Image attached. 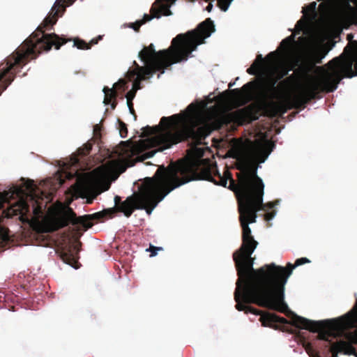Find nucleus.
<instances>
[{
	"label": "nucleus",
	"mask_w": 357,
	"mask_h": 357,
	"mask_svg": "<svg viewBox=\"0 0 357 357\" xmlns=\"http://www.w3.org/2000/svg\"><path fill=\"white\" fill-rule=\"evenodd\" d=\"M199 160L178 161L172 162L168 167L159 166L153 177H146L139 188L137 194L129 196L121 201V197H114L115 207L103 210L91 215L77 217L75 212L68 210L51 219L54 231L59 230L71 223L89 229L93 225L92 221H100L106 217L112 218L116 212H121L129 218L135 209H146L150 214L152 210L171 191L196 179V170Z\"/></svg>",
	"instance_id": "nucleus-1"
},
{
	"label": "nucleus",
	"mask_w": 357,
	"mask_h": 357,
	"mask_svg": "<svg viewBox=\"0 0 357 357\" xmlns=\"http://www.w3.org/2000/svg\"><path fill=\"white\" fill-rule=\"evenodd\" d=\"M271 151L263 145L252 147L237 165L241 172L236 174L237 183L227 166L222 175L215 164H211L206 160H199L195 180H206L223 187H227L229 181L228 188L235 193L242 227V244L239 248H250V251H255L258 245L252 235L249 224L256 222L264 193V183L257 172L258 163L264 162Z\"/></svg>",
	"instance_id": "nucleus-2"
},
{
	"label": "nucleus",
	"mask_w": 357,
	"mask_h": 357,
	"mask_svg": "<svg viewBox=\"0 0 357 357\" xmlns=\"http://www.w3.org/2000/svg\"><path fill=\"white\" fill-rule=\"evenodd\" d=\"M250 248H239L233 254V259L238 278L234 291L236 308L238 311L259 314L261 311L247 304L254 303L259 306L277 311L276 276L275 263L253 268L254 251Z\"/></svg>",
	"instance_id": "nucleus-3"
},
{
	"label": "nucleus",
	"mask_w": 357,
	"mask_h": 357,
	"mask_svg": "<svg viewBox=\"0 0 357 357\" xmlns=\"http://www.w3.org/2000/svg\"><path fill=\"white\" fill-rule=\"evenodd\" d=\"M65 1L56 0L51 11L36 31L0 63V96L31 59H36L43 52L50 51L53 46L56 50H59L63 45L71 40L63 35L59 36L54 33H45V30L52 29L56 23L59 9L65 10L63 5Z\"/></svg>",
	"instance_id": "nucleus-4"
},
{
	"label": "nucleus",
	"mask_w": 357,
	"mask_h": 357,
	"mask_svg": "<svg viewBox=\"0 0 357 357\" xmlns=\"http://www.w3.org/2000/svg\"><path fill=\"white\" fill-rule=\"evenodd\" d=\"M215 30L213 22L207 18L195 29L178 34L172 39L169 48L156 52L153 45L150 44L139 52L138 56L144 62V67L164 73L165 70L172 64L186 61Z\"/></svg>",
	"instance_id": "nucleus-5"
},
{
	"label": "nucleus",
	"mask_w": 357,
	"mask_h": 357,
	"mask_svg": "<svg viewBox=\"0 0 357 357\" xmlns=\"http://www.w3.org/2000/svg\"><path fill=\"white\" fill-rule=\"evenodd\" d=\"M353 38L354 35L352 33L347 34V39L350 43L349 45L344 48V52L356 54V71H353L352 61H346L343 54L340 57L333 59L329 61L328 65L332 66L334 70L333 73L321 79L310 78L305 85L301 93L294 95L287 100L288 109H303L312 100L320 98L319 94L321 93H330L336 90L338 84L342 79L339 70L345 71L348 77L357 76V41L353 40Z\"/></svg>",
	"instance_id": "nucleus-6"
},
{
	"label": "nucleus",
	"mask_w": 357,
	"mask_h": 357,
	"mask_svg": "<svg viewBox=\"0 0 357 357\" xmlns=\"http://www.w3.org/2000/svg\"><path fill=\"white\" fill-rule=\"evenodd\" d=\"M187 111L169 117L163 116L160 119V123L163 125L162 128L149 126L143 128L142 137L152 136L146 145L158 147L162 151L193 137L197 125V107L192 103L187 107Z\"/></svg>",
	"instance_id": "nucleus-7"
},
{
	"label": "nucleus",
	"mask_w": 357,
	"mask_h": 357,
	"mask_svg": "<svg viewBox=\"0 0 357 357\" xmlns=\"http://www.w3.org/2000/svg\"><path fill=\"white\" fill-rule=\"evenodd\" d=\"M259 320L264 326L277 328L275 326L277 324H289L300 329L318 333L317 340L328 342H331L329 337H335L336 333L354 327L353 317L349 314L338 319L313 321L294 314L289 321L285 318L275 314L266 312L261 315Z\"/></svg>",
	"instance_id": "nucleus-8"
},
{
	"label": "nucleus",
	"mask_w": 357,
	"mask_h": 357,
	"mask_svg": "<svg viewBox=\"0 0 357 357\" xmlns=\"http://www.w3.org/2000/svg\"><path fill=\"white\" fill-rule=\"evenodd\" d=\"M310 262L307 258L301 257L296 259L294 264L288 263L286 266L278 265V268H275L277 311L284 313L288 310V306L284 302V289L293 270L297 266Z\"/></svg>",
	"instance_id": "nucleus-9"
},
{
	"label": "nucleus",
	"mask_w": 357,
	"mask_h": 357,
	"mask_svg": "<svg viewBox=\"0 0 357 357\" xmlns=\"http://www.w3.org/2000/svg\"><path fill=\"white\" fill-rule=\"evenodd\" d=\"M331 48L332 47L322 45L306 51L303 54L300 63L298 61L295 63V66H298L297 72L303 76H309L316 64L322 63V59Z\"/></svg>",
	"instance_id": "nucleus-10"
},
{
	"label": "nucleus",
	"mask_w": 357,
	"mask_h": 357,
	"mask_svg": "<svg viewBox=\"0 0 357 357\" xmlns=\"http://www.w3.org/2000/svg\"><path fill=\"white\" fill-rule=\"evenodd\" d=\"M259 119V110L252 105H248L244 108L238 109L234 114H222L217 117L215 124L217 128L228 126L233 121L240 123H250Z\"/></svg>",
	"instance_id": "nucleus-11"
},
{
	"label": "nucleus",
	"mask_w": 357,
	"mask_h": 357,
	"mask_svg": "<svg viewBox=\"0 0 357 357\" xmlns=\"http://www.w3.org/2000/svg\"><path fill=\"white\" fill-rule=\"evenodd\" d=\"M176 0H156L150 9V14H144L142 20L130 23L128 27L135 31L139 32L141 26L151 21L153 18H160L162 15L169 16L172 15L170 7Z\"/></svg>",
	"instance_id": "nucleus-12"
},
{
	"label": "nucleus",
	"mask_w": 357,
	"mask_h": 357,
	"mask_svg": "<svg viewBox=\"0 0 357 357\" xmlns=\"http://www.w3.org/2000/svg\"><path fill=\"white\" fill-rule=\"evenodd\" d=\"M356 0H335L331 7V16L337 23H345L356 17V8L351 5Z\"/></svg>",
	"instance_id": "nucleus-13"
},
{
	"label": "nucleus",
	"mask_w": 357,
	"mask_h": 357,
	"mask_svg": "<svg viewBox=\"0 0 357 357\" xmlns=\"http://www.w3.org/2000/svg\"><path fill=\"white\" fill-rule=\"evenodd\" d=\"M345 338L348 340H340L333 343L330 347V352L332 354V357H338L339 352H343L346 355H354L357 357V353L355 347L352 344H357V329L353 332L347 333L344 335Z\"/></svg>",
	"instance_id": "nucleus-14"
},
{
	"label": "nucleus",
	"mask_w": 357,
	"mask_h": 357,
	"mask_svg": "<svg viewBox=\"0 0 357 357\" xmlns=\"http://www.w3.org/2000/svg\"><path fill=\"white\" fill-rule=\"evenodd\" d=\"M134 68L129 70L127 73V77L131 80L135 79L132 83V89L137 91L142 88L141 82L149 79L156 72L151 70L149 67L139 66L135 61H133Z\"/></svg>",
	"instance_id": "nucleus-15"
},
{
	"label": "nucleus",
	"mask_w": 357,
	"mask_h": 357,
	"mask_svg": "<svg viewBox=\"0 0 357 357\" xmlns=\"http://www.w3.org/2000/svg\"><path fill=\"white\" fill-rule=\"evenodd\" d=\"M81 245V242L77 241L74 243H70L63 247L59 253L60 257L63 262L76 269L79 267L78 255L80 251Z\"/></svg>",
	"instance_id": "nucleus-16"
},
{
	"label": "nucleus",
	"mask_w": 357,
	"mask_h": 357,
	"mask_svg": "<svg viewBox=\"0 0 357 357\" xmlns=\"http://www.w3.org/2000/svg\"><path fill=\"white\" fill-rule=\"evenodd\" d=\"M257 84L255 81L249 82L244 84L241 89H234L226 91L224 94L230 93L236 100H242L250 96L252 91L257 88Z\"/></svg>",
	"instance_id": "nucleus-17"
},
{
	"label": "nucleus",
	"mask_w": 357,
	"mask_h": 357,
	"mask_svg": "<svg viewBox=\"0 0 357 357\" xmlns=\"http://www.w3.org/2000/svg\"><path fill=\"white\" fill-rule=\"evenodd\" d=\"M102 37L100 36H98L97 39H92L90 43H86L84 40L79 38H75L73 40L74 44L73 47H76L79 50H89L91 47V45L97 44L98 40L101 39Z\"/></svg>",
	"instance_id": "nucleus-18"
},
{
	"label": "nucleus",
	"mask_w": 357,
	"mask_h": 357,
	"mask_svg": "<svg viewBox=\"0 0 357 357\" xmlns=\"http://www.w3.org/2000/svg\"><path fill=\"white\" fill-rule=\"evenodd\" d=\"M102 91L105 93V98L103 101L105 105H109L113 100H116L117 97V92L114 88L109 89L107 86H105Z\"/></svg>",
	"instance_id": "nucleus-19"
},
{
	"label": "nucleus",
	"mask_w": 357,
	"mask_h": 357,
	"mask_svg": "<svg viewBox=\"0 0 357 357\" xmlns=\"http://www.w3.org/2000/svg\"><path fill=\"white\" fill-rule=\"evenodd\" d=\"M102 91L105 93V98L103 101L105 105H109L113 100H116L117 97V92L114 88L109 89L107 86H105Z\"/></svg>",
	"instance_id": "nucleus-20"
},
{
	"label": "nucleus",
	"mask_w": 357,
	"mask_h": 357,
	"mask_svg": "<svg viewBox=\"0 0 357 357\" xmlns=\"http://www.w3.org/2000/svg\"><path fill=\"white\" fill-rule=\"evenodd\" d=\"M16 208L13 209L15 215H20L22 218L24 216H26L29 213V205L24 200H20L18 205L15 206Z\"/></svg>",
	"instance_id": "nucleus-21"
},
{
	"label": "nucleus",
	"mask_w": 357,
	"mask_h": 357,
	"mask_svg": "<svg viewBox=\"0 0 357 357\" xmlns=\"http://www.w3.org/2000/svg\"><path fill=\"white\" fill-rule=\"evenodd\" d=\"M24 187L25 188L26 192H24L27 196L30 197L31 199H34L36 195V191L38 188V187L34 183L33 181L32 180H27L24 183Z\"/></svg>",
	"instance_id": "nucleus-22"
},
{
	"label": "nucleus",
	"mask_w": 357,
	"mask_h": 357,
	"mask_svg": "<svg viewBox=\"0 0 357 357\" xmlns=\"http://www.w3.org/2000/svg\"><path fill=\"white\" fill-rule=\"evenodd\" d=\"M293 70V67H291L289 68H287V67L285 66H283L282 67L280 70L278 71V75H277V79L275 80H274L273 82H272V84H271V89L273 90H275V84L276 83V82L279 79H282L284 77H285L286 75H288V73L289 71Z\"/></svg>",
	"instance_id": "nucleus-23"
},
{
	"label": "nucleus",
	"mask_w": 357,
	"mask_h": 357,
	"mask_svg": "<svg viewBox=\"0 0 357 357\" xmlns=\"http://www.w3.org/2000/svg\"><path fill=\"white\" fill-rule=\"evenodd\" d=\"M118 123H119V133H120L121 137L123 138L126 137L127 135H128L127 125L124 122L121 121L120 119H118Z\"/></svg>",
	"instance_id": "nucleus-24"
},
{
	"label": "nucleus",
	"mask_w": 357,
	"mask_h": 357,
	"mask_svg": "<svg viewBox=\"0 0 357 357\" xmlns=\"http://www.w3.org/2000/svg\"><path fill=\"white\" fill-rule=\"evenodd\" d=\"M317 3L315 1L311 2L306 7L303 8V13H314L316 11Z\"/></svg>",
	"instance_id": "nucleus-25"
},
{
	"label": "nucleus",
	"mask_w": 357,
	"mask_h": 357,
	"mask_svg": "<svg viewBox=\"0 0 357 357\" xmlns=\"http://www.w3.org/2000/svg\"><path fill=\"white\" fill-rule=\"evenodd\" d=\"M293 41H294V36L292 35H291L282 40V42L280 43V46L282 48L287 50L290 47V45Z\"/></svg>",
	"instance_id": "nucleus-26"
},
{
	"label": "nucleus",
	"mask_w": 357,
	"mask_h": 357,
	"mask_svg": "<svg viewBox=\"0 0 357 357\" xmlns=\"http://www.w3.org/2000/svg\"><path fill=\"white\" fill-rule=\"evenodd\" d=\"M304 347H305L306 352L310 357H314V356H316V357H319V356L317 354H315V351H314L311 343H310V342L306 343L304 345Z\"/></svg>",
	"instance_id": "nucleus-27"
},
{
	"label": "nucleus",
	"mask_w": 357,
	"mask_h": 357,
	"mask_svg": "<svg viewBox=\"0 0 357 357\" xmlns=\"http://www.w3.org/2000/svg\"><path fill=\"white\" fill-rule=\"evenodd\" d=\"M260 68L261 67L259 66L257 62H254L250 67L247 69V73L250 75H256Z\"/></svg>",
	"instance_id": "nucleus-28"
},
{
	"label": "nucleus",
	"mask_w": 357,
	"mask_h": 357,
	"mask_svg": "<svg viewBox=\"0 0 357 357\" xmlns=\"http://www.w3.org/2000/svg\"><path fill=\"white\" fill-rule=\"evenodd\" d=\"M275 206V204L273 202H268L266 204H264L262 202V204L261 206H260V209L259 211H268L269 209H272L273 207Z\"/></svg>",
	"instance_id": "nucleus-29"
},
{
	"label": "nucleus",
	"mask_w": 357,
	"mask_h": 357,
	"mask_svg": "<svg viewBox=\"0 0 357 357\" xmlns=\"http://www.w3.org/2000/svg\"><path fill=\"white\" fill-rule=\"evenodd\" d=\"M136 92L137 91H135V89H132L131 90H130L127 93H126V99H127V101H132V100L134 99V98L135 97V95H136Z\"/></svg>",
	"instance_id": "nucleus-30"
},
{
	"label": "nucleus",
	"mask_w": 357,
	"mask_h": 357,
	"mask_svg": "<svg viewBox=\"0 0 357 357\" xmlns=\"http://www.w3.org/2000/svg\"><path fill=\"white\" fill-rule=\"evenodd\" d=\"M161 250H162L161 247H155L153 245H150L149 248L147 249L146 250L151 252V257H154L157 255V251Z\"/></svg>",
	"instance_id": "nucleus-31"
},
{
	"label": "nucleus",
	"mask_w": 357,
	"mask_h": 357,
	"mask_svg": "<svg viewBox=\"0 0 357 357\" xmlns=\"http://www.w3.org/2000/svg\"><path fill=\"white\" fill-rule=\"evenodd\" d=\"M275 211H273L272 212H267L265 215H264V219L266 221H269L271 220H272L274 216L275 215Z\"/></svg>",
	"instance_id": "nucleus-32"
},
{
	"label": "nucleus",
	"mask_w": 357,
	"mask_h": 357,
	"mask_svg": "<svg viewBox=\"0 0 357 357\" xmlns=\"http://www.w3.org/2000/svg\"><path fill=\"white\" fill-rule=\"evenodd\" d=\"M127 105L129 108L130 112L134 115L135 119H136L137 116L134 109L132 101H127Z\"/></svg>",
	"instance_id": "nucleus-33"
},
{
	"label": "nucleus",
	"mask_w": 357,
	"mask_h": 357,
	"mask_svg": "<svg viewBox=\"0 0 357 357\" xmlns=\"http://www.w3.org/2000/svg\"><path fill=\"white\" fill-rule=\"evenodd\" d=\"M264 61V60L262 55L258 54L257 56V59L255 62H257V63L259 65V66L261 68V66L263 65Z\"/></svg>",
	"instance_id": "nucleus-34"
},
{
	"label": "nucleus",
	"mask_w": 357,
	"mask_h": 357,
	"mask_svg": "<svg viewBox=\"0 0 357 357\" xmlns=\"http://www.w3.org/2000/svg\"><path fill=\"white\" fill-rule=\"evenodd\" d=\"M126 81H125L124 79H119V82H116V83H115V84H114V88H117V87H119V88H122V87H123V86H124V85L126 84Z\"/></svg>",
	"instance_id": "nucleus-35"
},
{
	"label": "nucleus",
	"mask_w": 357,
	"mask_h": 357,
	"mask_svg": "<svg viewBox=\"0 0 357 357\" xmlns=\"http://www.w3.org/2000/svg\"><path fill=\"white\" fill-rule=\"evenodd\" d=\"M91 150V144H86L84 147V149L82 150V154L87 155L89 153L90 151Z\"/></svg>",
	"instance_id": "nucleus-36"
},
{
	"label": "nucleus",
	"mask_w": 357,
	"mask_h": 357,
	"mask_svg": "<svg viewBox=\"0 0 357 357\" xmlns=\"http://www.w3.org/2000/svg\"><path fill=\"white\" fill-rule=\"evenodd\" d=\"M277 56H278V53H277V52H270V53L267 55L266 58H267V59L272 58V59H276Z\"/></svg>",
	"instance_id": "nucleus-37"
},
{
	"label": "nucleus",
	"mask_w": 357,
	"mask_h": 357,
	"mask_svg": "<svg viewBox=\"0 0 357 357\" xmlns=\"http://www.w3.org/2000/svg\"><path fill=\"white\" fill-rule=\"evenodd\" d=\"M42 207L40 206H38L37 207L33 208V213L35 215H38L41 212Z\"/></svg>",
	"instance_id": "nucleus-38"
},
{
	"label": "nucleus",
	"mask_w": 357,
	"mask_h": 357,
	"mask_svg": "<svg viewBox=\"0 0 357 357\" xmlns=\"http://www.w3.org/2000/svg\"><path fill=\"white\" fill-rule=\"evenodd\" d=\"M154 151H149L147 153H146L144 155V158H151L152 157L153 155H154Z\"/></svg>",
	"instance_id": "nucleus-39"
},
{
	"label": "nucleus",
	"mask_w": 357,
	"mask_h": 357,
	"mask_svg": "<svg viewBox=\"0 0 357 357\" xmlns=\"http://www.w3.org/2000/svg\"><path fill=\"white\" fill-rule=\"evenodd\" d=\"M213 8V4L211 3H209L208 5L206 6V10L208 12H211Z\"/></svg>",
	"instance_id": "nucleus-40"
},
{
	"label": "nucleus",
	"mask_w": 357,
	"mask_h": 357,
	"mask_svg": "<svg viewBox=\"0 0 357 357\" xmlns=\"http://www.w3.org/2000/svg\"><path fill=\"white\" fill-rule=\"evenodd\" d=\"M111 107L112 108L114 109H115V107H116V105H117V102L116 100H113L111 103Z\"/></svg>",
	"instance_id": "nucleus-41"
},
{
	"label": "nucleus",
	"mask_w": 357,
	"mask_h": 357,
	"mask_svg": "<svg viewBox=\"0 0 357 357\" xmlns=\"http://www.w3.org/2000/svg\"><path fill=\"white\" fill-rule=\"evenodd\" d=\"M234 84H235L234 82V83H231H231H229V88L232 87V86L234 85Z\"/></svg>",
	"instance_id": "nucleus-42"
},
{
	"label": "nucleus",
	"mask_w": 357,
	"mask_h": 357,
	"mask_svg": "<svg viewBox=\"0 0 357 357\" xmlns=\"http://www.w3.org/2000/svg\"><path fill=\"white\" fill-rule=\"evenodd\" d=\"M75 0H69V5H71L74 3Z\"/></svg>",
	"instance_id": "nucleus-43"
},
{
	"label": "nucleus",
	"mask_w": 357,
	"mask_h": 357,
	"mask_svg": "<svg viewBox=\"0 0 357 357\" xmlns=\"http://www.w3.org/2000/svg\"><path fill=\"white\" fill-rule=\"evenodd\" d=\"M286 111H287V109H284L283 110V112H283V113H284V112H286Z\"/></svg>",
	"instance_id": "nucleus-44"
},
{
	"label": "nucleus",
	"mask_w": 357,
	"mask_h": 357,
	"mask_svg": "<svg viewBox=\"0 0 357 357\" xmlns=\"http://www.w3.org/2000/svg\"><path fill=\"white\" fill-rule=\"evenodd\" d=\"M356 307H357V298H356Z\"/></svg>",
	"instance_id": "nucleus-45"
}]
</instances>
